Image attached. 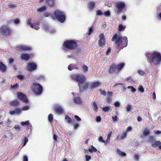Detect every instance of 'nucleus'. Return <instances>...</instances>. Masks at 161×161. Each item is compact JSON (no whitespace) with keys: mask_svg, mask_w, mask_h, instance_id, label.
Wrapping results in <instances>:
<instances>
[{"mask_svg":"<svg viewBox=\"0 0 161 161\" xmlns=\"http://www.w3.org/2000/svg\"><path fill=\"white\" fill-rule=\"evenodd\" d=\"M72 79L79 83L78 86L80 91L86 90L88 86V83L86 82V78L83 75L80 74L72 75H71Z\"/></svg>","mask_w":161,"mask_h":161,"instance_id":"obj_1","label":"nucleus"},{"mask_svg":"<svg viewBox=\"0 0 161 161\" xmlns=\"http://www.w3.org/2000/svg\"><path fill=\"white\" fill-rule=\"evenodd\" d=\"M112 41H115V43L117 46V48H118L122 43V46H123V47H126L127 45L128 40L127 37L126 36H122L120 35L116 34L112 37Z\"/></svg>","mask_w":161,"mask_h":161,"instance_id":"obj_2","label":"nucleus"},{"mask_svg":"<svg viewBox=\"0 0 161 161\" xmlns=\"http://www.w3.org/2000/svg\"><path fill=\"white\" fill-rule=\"evenodd\" d=\"M146 55L148 58L149 57V56H151L152 62L155 65H156L160 64L161 54L159 53L154 52L151 53H147Z\"/></svg>","mask_w":161,"mask_h":161,"instance_id":"obj_3","label":"nucleus"},{"mask_svg":"<svg viewBox=\"0 0 161 161\" xmlns=\"http://www.w3.org/2000/svg\"><path fill=\"white\" fill-rule=\"evenodd\" d=\"M51 18L52 19H57L60 22L63 23L65 20V14L63 12L58 10H56L54 15L51 16Z\"/></svg>","mask_w":161,"mask_h":161,"instance_id":"obj_4","label":"nucleus"},{"mask_svg":"<svg viewBox=\"0 0 161 161\" xmlns=\"http://www.w3.org/2000/svg\"><path fill=\"white\" fill-rule=\"evenodd\" d=\"M31 88L33 92L37 95L41 94L43 90L42 86L37 82L32 85Z\"/></svg>","mask_w":161,"mask_h":161,"instance_id":"obj_5","label":"nucleus"},{"mask_svg":"<svg viewBox=\"0 0 161 161\" xmlns=\"http://www.w3.org/2000/svg\"><path fill=\"white\" fill-rule=\"evenodd\" d=\"M64 47L70 50H72L77 46L76 42L73 40H67L65 41L64 44Z\"/></svg>","mask_w":161,"mask_h":161,"instance_id":"obj_6","label":"nucleus"},{"mask_svg":"<svg viewBox=\"0 0 161 161\" xmlns=\"http://www.w3.org/2000/svg\"><path fill=\"white\" fill-rule=\"evenodd\" d=\"M53 108L55 110L56 114H61L64 113V110L63 108L58 104H55L53 107Z\"/></svg>","mask_w":161,"mask_h":161,"instance_id":"obj_7","label":"nucleus"},{"mask_svg":"<svg viewBox=\"0 0 161 161\" xmlns=\"http://www.w3.org/2000/svg\"><path fill=\"white\" fill-rule=\"evenodd\" d=\"M17 94V97L19 100L25 103H28V100L25 94L21 92H18Z\"/></svg>","mask_w":161,"mask_h":161,"instance_id":"obj_8","label":"nucleus"},{"mask_svg":"<svg viewBox=\"0 0 161 161\" xmlns=\"http://www.w3.org/2000/svg\"><path fill=\"white\" fill-rule=\"evenodd\" d=\"M1 31L4 35L9 36L11 33V31L7 26H3L0 29Z\"/></svg>","mask_w":161,"mask_h":161,"instance_id":"obj_9","label":"nucleus"},{"mask_svg":"<svg viewBox=\"0 0 161 161\" xmlns=\"http://www.w3.org/2000/svg\"><path fill=\"white\" fill-rule=\"evenodd\" d=\"M100 39L98 41V45L100 47H103L105 43V40L103 34H101L99 36Z\"/></svg>","mask_w":161,"mask_h":161,"instance_id":"obj_10","label":"nucleus"},{"mask_svg":"<svg viewBox=\"0 0 161 161\" xmlns=\"http://www.w3.org/2000/svg\"><path fill=\"white\" fill-rule=\"evenodd\" d=\"M116 7L118 9L117 13L119 14L125 7V3L124 2H119L116 3Z\"/></svg>","mask_w":161,"mask_h":161,"instance_id":"obj_11","label":"nucleus"},{"mask_svg":"<svg viewBox=\"0 0 161 161\" xmlns=\"http://www.w3.org/2000/svg\"><path fill=\"white\" fill-rule=\"evenodd\" d=\"M37 68L36 64L33 63H28L27 69L30 71H32L36 69Z\"/></svg>","mask_w":161,"mask_h":161,"instance_id":"obj_12","label":"nucleus"},{"mask_svg":"<svg viewBox=\"0 0 161 161\" xmlns=\"http://www.w3.org/2000/svg\"><path fill=\"white\" fill-rule=\"evenodd\" d=\"M16 48L21 51L28 50L31 49V48L30 47L24 45L17 46L16 47Z\"/></svg>","mask_w":161,"mask_h":161,"instance_id":"obj_13","label":"nucleus"},{"mask_svg":"<svg viewBox=\"0 0 161 161\" xmlns=\"http://www.w3.org/2000/svg\"><path fill=\"white\" fill-rule=\"evenodd\" d=\"M38 23H34L32 24L31 23V20L30 19H28L27 21V24L30 25L31 28H33L36 30H38L40 27L39 26H36V25H38Z\"/></svg>","mask_w":161,"mask_h":161,"instance_id":"obj_14","label":"nucleus"},{"mask_svg":"<svg viewBox=\"0 0 161 161\" xmlns=\"http://www.w3.org/2000/svg\"><path fill=\"white\" fill-rule=\"evenodd\" d=\"M21 110L20 108H16L14 110L10 111L9 113L11 115H19L21 113Z\"/></svg>","mask_w":161,"mask_h":161,"instance_id":"obj_15","label":"nucleus"},{"mask_svg":"<svg viewBox=\"0 0 161 161\" xmlns=\"http://www.w3.org/2000/svg\"><path fill=\"white\" fill-rule=\"evenodd\" d=\"M117 70V69L115 65L112 64L110 66L108 72L110 73H112L114 72L116 73Z\"/></svg>","mask_w":161,"mask_h":161,"instance_id":"obj_16","label":"nucleus"},{"mask_svg":"<svg viewBox=\"0 0 161 161\" xmlns=\"http://www.w3.org/2000/svg\"><path fill=\"white\" fill-rule=\"evenodd\" d=\"M45 77L42 75H37L35 77L36 80L38 81H43L46 80Z\"/></svg>","mask_w":161,"mask_h":161,"instance_id":"obj_17","label":"nucleus"},{"mask_svg":"<svg viewBox=\"0 0 161 161\" xmlns=\"http://www.w3.org/2000/svg\"><path fill=\"white\" fill-rule=\"evenodd\" d=\"M92 103L93 111L97 112L98 110V107L96 101H92Z\"/></svg>","mask_w":161,"mask_h":161,"instance_id":"obj_18","label":"nucleus"},{"mask_svg":"<svg viewBox=\"0 0 161 161\" xmlns=\"http://www.w3.org/2000/svg\"><path fill=\"white\" fill-rule=\"evenodd\" d=\"M125 65V64L124 63H122L118 64L116 66L117 70L116 71V73H117L119 72L124 67Z\"/></svg>","mask_w":161,"mask_h":161,"instance_id":"obj_19","label":"nucleus"},{"mask_svg":"<svg viewBox=\"0 0 161 161\" xmlns=\"http://www.w3.org/2000/svg\"><path fill=\"white\" fill-rule=\"evenodd\" d=\"M7 67L2 62H0V70L3 73L5 72Z\"/></svg>","mask_w":161,"mask_h":161,"instance_id":"obj_20","label":"nucleus"},{"mask_svg":"<svg viewBox=\"0 0 161 161\" xmlns=\"http://www.w3.org/2000/svg\"><path fill=\"white\" fill-rule=\"evenodd\" d=\"M101 85V84L99 82L96 81L92 83L91 88V89L96 88L98 87Z\"/></svg>","mask_w":161,"mask_h":161,"instance_id":"obj_21","label":"nucleus"},{"mask_svg":"<svg viewBox=\"0 0 161 161\" xmlns=\"http://www.w3.org/2000/svg\"><path fill=\"white\" fill-rule=\"evenodd\" d=\"M30 58L29 55L26 53H23L21 55V58L22 60H27Z\"/></svg>","mask_w":161,"mask_h":161,"instance_id":"obj_22","label":"nucleus"},{"mask_svg":"<svg viewBox=\"0 0 161 161\" xmlns=\"http://www.w3.org/2000/svg\"><path fill=\"white\" fill-rule=\"evenodd\" d=\"M95 3L93 1H91L89 2L88 4V8L90 10H92L94 7Z\"/></svg>","mask_w":161,"mask_h":161,"instance_id":"obj_23","label":"nucleus"},{"mask_svg":"<svg viewBox=\"0 0 161 161\" xmlns=\"http://www.w3.org/2000/svg\"><path fill=\"white\" fill-rule=\"evenodd\" d=\"M75 103L78 104H81L82 103V101L79 97H75L74 99Z\"/></svg>","mask_w":161,"mask_h":161,"instance_id":"obj_24","label":"nucleus"},{"mask_svg":"<svg viewBox=\"0 0 161 161\" xmlns=\"http://www.w3.org/2000/svg\"><path fill=\"white\" fill-rule=\"evenodd\" d=\"M54 2V0H46V3L51 7L53 6Z\"/></svg>","mask_w":161,"mask_h":161,"instance_id":"obj_25","label":"nucleus"},{"mask_svg":"<svg viewBox=\"0 0 161 161\" xmlns=\"http://www.w3.org/2000/svg\"><path fill=\"white\" fill-rule=\"evenodd\" d=\"M117 153L120 156L125 157L126 156L125 153L121 152L119 149H117Z\"/></svg>","mask_w":161,"mask_h":161,"instance_id":"obj_26","label":"nucleus"},{"mask_svg":"<svg viewBox=\"0 0 161 161\" xmlns=\"http://www.w3.org/2000/svg\"><path fill=\"white\" fill-rule=\"evenodd\" d=\"M19 101L15 100L12 101L10 103L11 105L13 106H17L19 104Z\"/></svg>","mask_w":161,"mask_h":161,"instance_id":"obj_27","label":"nucleus"},{"mask_svg":"<svg viewBox=\"0 0 161 161\" xmlns=\"http://www.w3.org/2000/svg\"><path fill=\"white\" fill-rule=\"evenodd\" d=\"M161 145V142L159 141H156L155 142L153 143L151 145L152 146L156 147L157 146H158L159 148V146Z\"/></svg>","mask_w":161,"mask_h":161,"instance_id":"obj_28","label":"nucleus"},{"mask_svg":"<svg viewBox=\"0 0 161 161\" xmlns=\"http://www.w3.org/2000/svg\"><path fill=\"white\" fill-rule=\"evenodd\" d=\"M125 26L122 24H120L118 27V31H123L125 30Z\"/></svg>","mask_w":161,"mask_h":161,"instance_id":"obj_29","label":"nucleus"},{"mask_svg":"<svg viewBox=\"0 0 161 161\" xmlns=\"http://www.w3.org/2000/svg\"><path fill=\"white\" fill-rule=\"evenodd\" d=\"M112 134V132H110L107 136V139L106 141V143H108L110 141V138Z\"/></svg>","mask_w":161,"mask_h":161,"instance_id":"obj_30","label":"nucleus"},{"mask_svg":"<svg viewBox=\"0 0 161 161\" xmlns=\"http://www.w3.org/2000/svg\"><path fill=\"white\" fill-rule=\"evenodd\" d=\"M43 29L46 31H49L50 27V26L47 24H44L43 25Z\"/></svg>","mask_w":161,"mask_h":161,"instance_id":"obj_31","label":"nucleus"},{"mask_svg":"<svg viewBox=\"0 0 161 161\" xmlns=\"http://www.w3.org/2000/svg\"><path fill=\"white\" fill-rule=\"evenodd\" d=\"M150 130L147 128H146L143 132V134L144 136H147L150 133Z\"/></svg>","mask_w":161,"mask_h":161,"instance_id":"obj_32","label":"nucleus"},{"mask_svg":"<svg viewBox=\"0 0 161 161\" xmlns=\"http://www.w3.org/2000/svg\"><path fill=\"white\" fill-rule=\"evenodd\" d=\"M149 142L151 144V145L155 142V138L153 136L150 137Z\"/></svg>","mask_w":161,"mask_h":161,"instance_id":"obj_33","label":"nucleus"},{"mask_svg":"<svg viewBox=\"0 0 161 161\" xmlns=\"http://www.w3.org/2000/svg\"><path fill=\"white\" fill-rule=\"evenodd\" d=\"M127 136L126 131H125L122 133V134L120 137V139L121 140H123L125 139Z\"/></svg>","mask_w":161,"mask_h":161,"instance_id":"obj_34","label":"nucleus"},{"mask_svg":"<svg viewBox=\"0 0 161 161\" xmlns=\"http://www.w3.org/2000/svg\"><path fill=\"white\" fill-rule=\"evenodd\" d=\"M65 119L69 123H72L73 121L67 115H66L65 117Z\"/></svg>","mask_w":161,"mask_h":161,"instance_id":"obj_35","label":"nucleus"},{"mask_svg":"<svg viewBox=\"0 0 161 161\" xmlns=\"http://www.w3.org/2000/svg\"><path fill=\"white\" fill-rule=\"evenodd\" d=\"M91 148H89L88 149V151L90 152H92V151L96 152L97 151V149L93 146H92L91 147Z\"/></svg>","mask_w":161,"mask_h":161,"instance_id":"obj_36","label":"nucleus"},{"mask_svg":"<svg viewBox=\"0 0 161 161\" xmlns=\"http://www.w3.org/2000/svg\"><path fill=\"white\" fill-rule=\"evenodd\" d=\"M127 88L128 89H130L131 92L134 93L136 91V89L133 87L132 86H128Z\"/></svg>","mask_w":161,"mask_h":161,"instance_id":"obj_37","label":"nucleus"},{"mask_svg":"<svg viewBox=\"0 0 161 161\" xmlns=\"http://www.w3.org/2000/svg\"><path fill=\"white\" fill-rule=\"evenodd\" d=\"M46 9V8L45 6H43L38 9L37 11L39 12H41L45 10Z\"/></svg>","mask_w":161,"mask_h":161,"instance_id":"obj_38","label":"nucleus"},{"mask_svg":"<svg viewBox=\"0 0 161 161\" xmlns=\"http://www.w3.org/2000/svg\"><path fill=\"white\" fill-rule=\"evenodd\" d=\"M21 125L22 126H24L25 125H29V120H26L25 122H21Z\"/></svg>","mask_w":161,"mask_h":161,"instance_id":"obj_39","label":"nucleus"},{"mask_svg":"<svg viewBox=\"0 0 161 161\" xmlns=\"http://www.w3.org/2000/svg\"><path fill=\"white\" fill-rule=\"evenodd\" d=\"M53 118V116L52 114H50L48 116V119L49 121L51 122L52 121Z\"/></svg>","mask_w":161,"mask_h":161,"instance_id":"obj_40","label":"nucleus"},{"mask_svg":"<svg viewBox=\"0 0 161 161\" xmlns=\"http://www.w3.org/2000/svg\"><path fill=\"white\" fill-rule=\"evenodd\" d=\"M110 109V108L108 106H105L102 108L103 110L105 112L108 111Z\"/></svg>","mask_w":161,"mask_h":161,"instance_id":"obj_41","label":"nucleus"},{"mask_svg":"<svg viewBox=\"0 0 161 161\" xmlns=\"http://www.w3.org/2000/svg\"><path fill=\"white\" fill-rule=\"evenodd\" d=\"M104 15L106 17H109L110 16V13L109 11H108L104 12Z\"/></svg>","mask_w":161,"mask_h":161,"instance_id":"obj_42","label":"nucleus"},{"mask_svg":"<svg viewBox=\"0 0 161 161\" xmlns=\"http://www.w3.org/2000/svg\"><path fill=\"white\" fill-rule=\"evenodd\" d=\"M28 140L27 138L26 137H25L24 138L23 141V147L26 145V143L28 142Z\"/></svg>","mask_w":161,"mask_h":161,"instance_id":"obj_43","label":"nucleus"},{"mask_svg":"<svg viewBox=\"0 0 161 161\" xmlns=\"http://www.w3.org/2000/svg\"><path fill=\"white\" fill-rule=\"evenodd\" d=\"M14 128L16 130H17V131H19V132L20 131V126L18 125H15L14 127Z\"/></svg>","mask_w":161,"mask_h":161,"instance_id":"obj_44","label":"nucleus"},{"mask_svg":"<svg viewBox=\"0 0 161 161\" xmlns=\"http://www.w3.org/2000/svg\"><path fill=\"white\" fill-rule=\"evenodd\" d=\"M86 161H89L91 159V156L88 155H86L85 156Z\"/></svg>","mask_w":161,"mask_h":161,"instance_id":"obj_45","label":"nucleus"},{"mask_svg":"<svg viewBox=\"0 0 161 161\" xmlns=\"http://www.w3.org/2000/svg\"><path fill=\"white\" fill-rule=\"evenodd\" d=\"M74 117L78 122H80L81 121V119L78 115H75Z\"/></svg>","mask_w":161,"mask_h":161,"instance_id":"obj_46","label":"nucleus"},{"mask_svg":"<svg viewBox=\"0 0 161 161\" xmlns=\"http://www.w3.org/2000/svg\"><path fill=\"white\" fill-rule=\"evenodd\" d=\"M29 109V107L28 106H24L22 108V110L23 111L27 110Z\"/></svg>","mask_w":161,"mask_h":161,"instance_id":"obj_47","label":"nucleus"},{"mask_svg":"<svg viewBox=\"0 0 161 161\" xmlns=\"http://www.w3.org/2000/svg\"><path fill=\"white\" fill-rule=\"evenodd\" d=\"M11 21L13 22H14L16 24H18L19 23V20L18 19H17L14 20H12Z\"/></svg>","mask_w":161,"mask_h":161,"instance_id":"obj_48","label":"nucleus"},{"mask_svg":"<svg viewBox=\"0 0 161 161\" xmlns=\"http://www.w3.org/2000/svg\"><path fill=\"white\" fill-rule=\"evenodd\" d=\"M112 119L113 121L114 122H116L118 120V117L116 115L114 117H112Z\"/></svg>","mask_w":161,"mask_h":161,"instance_id":"obj_49","label":"nucleus"},{"mask_svg":"<svg viewBox=\"0 0 161 161\" xmlns=\"http://www.w3.org/2000/svg\"><path fill=\"white\" fill-rule=\"evenodd\" d=\"M98 141L99 142H101L105 143V144H106V141H105L103 139V137L101 136L99 137V138Z\"/></svg>","mask_w":161,"mask_h":161,"instance_id":"obj_50","label":"nucleus"},{"mask_svg":"<svg viewBox=\"0 0 161 161\" xmlns=\"http://www.w3.org/2000/svg\"><path fill=\"white\" fill-rule=\"evenodd\" d=\"M96 15L98 16H101L103 15V13L100 10H98L96 12Z\"/></svg>","mask_w":161,"mask_h":161,"instance_id":"obj_51","label":"nucleus"},{"mask_svg":"<svg viewBox=\"0 0 161 161\" xmlns=\"http://www.w3.org/2000/svg\"><path fill=\"white\" fill-rule=\"evenodd\" d=\"M74 65L73 64H70L68 67V69L69 70H71L74 69Z\"/></svg>","mask_w":161,"mask_h":161,"instance_id":"obj_52","label":"nucleus"},{"mask_svg":"<svg viewBox=\"0 0 161 161\" xmlns=\"http://www.w3.org/2000/svg\"><path fill=\"white\" fill-rule=\"evenodd\" d=\"M131 107L129 104H128L126 107V111L127 112H129L131 109Z\"/></svg>","mask_w":161,"mask_h":161,"instance_id":"obj_53","label":"nucleus"},{"mask_svg":"<svg viewBox=\"0 0 161 161\" xmlns=\"http://www.w3.org/2000/svg\"><path fill=\"white\" fill-rule=\"evenodd\" d=\"M11 122V121L9 119H8L6 122V126L7 127H11V126H10L9 124Z\"/></svg>","mask_w":161,"mask_h":161,"instance_id":"obj_54","label":"nucleus"},{"mask_svg":"<svg viewBox=\"0 0 161 161\" xmlns=\"http://www.w3.org/2000/svg\"><path fill=\"white\" fill-rule=\"evenodd\" d=\"M118 85H123V90H126V88H125L124 86V84H116V85H114V87H116V86Z\"/></svg>","mask_w":161,"mask_h":161,"instance_id":"obj_55","label":"nucleus"},{"mask_svg":"<svg viewBox=\"0 0 161 161\" xmlns=\"http://www.w3.org/2000/svg\"><path fill=\"white\" fill-rule=\"evenodd\" d=\"M134 158L135 160L136 161H138L139 160V155L137 154H136L134 155Z\"/></svg>","mask_w":161,"mask_h":161,"instance_id":"obj_56","label":"nucleus"},{"mask_svg":"<svg viewBox=\"0 0 161 161\" xmlns=\"http://www.w3.org/2000/svg\"><path fill=\"white\" fill-rule=\"evenodd\" d=\"M101 118L100 116H97L96 118V121L97 122H100L101 121Z\"/></svg>","mask_w":161,"mask_h":161,"instance_id":"obj_57","label":"nucleus"},{"mask_svg":"<svg viewBox=\"0 0 161 161\" xmlns=\"http://www.w3.org/2000/svg\"><path fill=\"white\" fill-rule=\"evenodd\" d=\"M18 84L16 83L13 86H11V87L13 89H16L18 87Z\"/></svg>","mask_w":161,"mask_h":161,"instance_id":"obj_58","label":"nucleus"},{"mask_svg":"<svg viewBox=\"0 0 161 161\" xmlns=\"http://www.w3.org/2000/svg\"><path fill=\"white\" fill-rule=\"evenodd\" d=\"M49 31L52 34H53L56 32V30L55 29H51V28L49 30Z\"/></svg>","mask_w":161,"mask_h":161,"instance_id":"obj_59","label":"nucleus"},{"mask_svg":"<svg viewBox=\"0 0 161 161\" xmlns=\"http://www.w3.org/2000/svg\"><path fill=\"white\" fill-rule=\"evenodd\" d=\"M139 91L142 92H144V89L142 87V86H140L139 88Z\"/></svg>","mask_w":161,"mask_h":161,"instance_id":"obj_60","label":"nucleus"},{"mask_svg":"<svg viewBox=\"0 0 161 161\" xmlns=\"http://www.w3.org/2000/svg\"><path fill=\"white\" fill-rule=\"evenodd\" d=\"M79 125L77 123H75L74 124V128L75 129H76L79 126Z\"/></svg>","mask_w":161,"mask_h":161,"instance_id":"obj_61","label":"nucleus"},{"mask_svg":"<svg viewBox=\"0 0 161 161\" xmlns=\"http://www.w3.org/2000/svg\"><path fill=\"white\" fill-rule=\"evenodd\" d=\"M138 73L139 74L141 75H143L145 74L144 71L142 70H139L138 71Z\"/></svg>","mask_w":161,"mask_h":161,"instance_id":"obj_62","label":"nucleus"},{"mask_svg":"<svg viewBox=\"0 0 161 161\" xmlns=\"http://www.w3.org/2000/svg\"><path fill=\"white\" fill-rule=\"evenodd\" d=\"M23 161H28V158L27 156L25 155L24 156Z\"/></svg>","mask_w":161,"mask_h":161,"instance_id":"obj_63","label":"nucleus"},{"mask_svg":"<svg viewBox=\"0 0 161 161\" xmlns=\"http://www.w3.org/2000/svg\"><path fill=\"white\" fill-rule=\"evenodd\" d=\"M114 105L116 107H119L120 105V103L118 102H115L114 103Z\"/></svg>","mask_w":161,"mask_h":161,"instance_id":"obj_64","label":"nucleus"}]
</instances>
